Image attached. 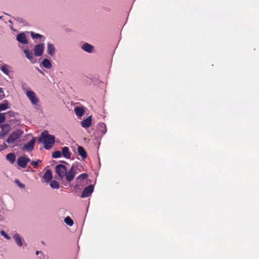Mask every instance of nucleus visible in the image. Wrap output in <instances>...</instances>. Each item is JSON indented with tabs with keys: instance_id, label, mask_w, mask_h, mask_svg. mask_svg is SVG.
I'll list each match as a JSON object with an SVG mask.
<instances>
[{
	"instance_id": "1",
	"label": "nucleus",
	"mask_w": 259,
	"mask_h": 259,
	"mask_svg": "<svg viewBox=\"0 0 259 259\" xmlns=\"http://www.w3.org/2000/svg\"><path fill=\"white\" fill-rule=\"evenodd\" d=\"M39 141L44 144V148L46 150H49L54 146L55 137L54 135L49 134L47 131H45L41 134Z\"/></svg>"
},
{
	"instance_id": "2",
	"label": "nucleus",
	"mask_w": 259,
	"mask_h": 259,
	"mask_svg": "<svg viewBox=\"0 0 259 259\" xmlns=\"http://www.w3.org/2000/svg\"><path fill=\"white\" fill-rule=\"evenodd\" d=\"M23 132L21 130L17 129L14 131L7 139V142L9 144H14L23 134Z\"/></svg>"
},
{
	"instance_id": "3",
	"label": "nucleus",
	"mask_w": 259,
	"mask_h": 259,
	"mask_svg": "<svg viewBox=\"0 0 259 259\" xmlns=\"http://www.w3.org/2000/svg\"><path fill=\"white\" fill-rule=\"evenodd\" d=\"M75 165L73 164L68 171H66L65 177L67 182H71L74 178L76 172L75 169Z\"/></svg>"
},
{
	"instance_id": "4",
	"label": "nucleus",
	"mask_w": 259,
	"mask_h": 259,
	"mask_svg": "<svg viewBox=\"0 0 259 259\" xmlns=\"http://www.w3.org/2000/svg\"><path fill=\"white\" fill-rule=\"evenodd\" d=\"M55 170L59 178L62 179L65 177V174L67 171V168L65 165L59 164L56 166Z\"/></svg>"
},
{
	"instance_id": "5",
	"label": "nucleus",
	"mask_w": 259,
	"mask_h": 259,
	"mask_svg": "<svg viewBox=\"0 0 259 259\" xmlns=\"http://www.w3.org/2000/svg\"><path fill=\"white\" fill-rule=\"evenodd\" d=\"M30 161V159L29 157L25 156H21L19 157L17 159L18 165L22 168L26 167L27 163Z\"/></svg>"
},
{
	"instance_id": "6",
	"label": "nucleus",
	"mask_w": 259,
	"mask_h": 259,
	"mask_svg": "<svg viewBox=\"0 0 259 259\" xmlns=\"http://www.w3.org/2000/svg\"><path fill=\"white\" fill-rule=\"evenodd\" d=\"M45 49V45L40 44L35 46L33 51L34 55L37 57L41 56L44 52Z\"/></svg>"
},
{
	"instance_id": "7",
	"label": "nucleus",
	"mask_w": 259,
	"mask_h": 259,
	"mask_svg": "<svg viewBox=\"0 0 259 259\" xmlns=\"http://www.w3.org/2000/svg\"><path fill=\"white\" fill-rule=\"evenodd\" d=\"M94 190V186L92 185H90L83 189L81 195V198H85L89 196L93 192Z\"/></svg>"
},
{
	"instance_id": "8",
	"label": "nucleus",
	"mask_w": 259,
	"mask_h": 259,
	"mask_svg": "<svg viewBox=\"0 0 259 259\" xmlns=\"http://www.w3.org/2000/svg\"><path fill=\"white\" fill-rule=\"evenodd\" d=\"M35 142V139L33 138L29 142L25 144L22 149L27 151H31L34 149V146Z\"/></svg>"
},
{
	"instance_id": "9",
	"label": "nucleus",
	"mask_w": 259,
	"mask_h": 259,
	"mask_svg": "<svg viewBox=\"0 0 259 259\" xmlns=\"http://www.w3.org/2000/svg\"><path fill=\"white\" fill-rule=\"evenodd\" d=\"M26 95L32 104L35 105L37 103L38 99L37 98L35 93L33 91H27L26 93Z\"/></svg>"
},
{
	"instance_id": "10",
	"label": "nucleus",
	"mask_w": 259,
	"mask_h": 259,
	"mask_svg": "<svg viewBox=\"0 0 259 259\" xmlns=\"http://www.w3.org/2000/svg\"><path fill=\"white\" fill-rule=\"evenodd\" d=\"M92 124V116H89L87 119H83L81 122L82 127L88 128L91 126Z\"/></svg>"
},
{
	"instance_id": "11",
	"label": "nucleus",
	"mask_w": 259,
	"mask_h": 259,
	"mask_svg": "<svg viewBox=\"0 0 259 259\" xmlns=\"http://www.w3.org/2000/svg\"><path fill=\"white\" fill-rule=\"evenodd\" d=\"M23 51L27 58L29 59L31 62L33 63L35 62V59H34L33 53L31 52L28 49H24Z\"/></svg>"
},
{
	"instance_id": "12",
	"label": "nucleus",
	"mask_w": 259,
	"mask_h": 259,
	"mask_svg": "<svg viewBox=\"0 0 259 259\" xmlns=\"http://www.w3.org/2000/svg\"><path fill=\"white\" fill-rule=\"evenodd\" d=\"M62 154L67 159H70L71 153L69 151V149L67 147H63L62 148Z\"/></svg>"
},
{
	"instance_id": "13",
	"label": "nucleus",
	"mask_w": 259,
	"mask_h": 259,
	"mask_svg": "<svg viewBox=\"0 0 259 259\" xmlns=\"http://www.w3.org/2000/svg\"><path fill=\"white\" fill-rule=\"evenodd\" d=\"M17 40L23 44H27L28 43V40L26 37V36L23 33H21L17 35Z\"/></svg>"
},
{
	"instance_id": "14",
	"label": "nucleus",
	"mask_w": 259,
	"mask_h": 259,
	"mask_svg": "<svg viewBox=\"0 0 259 259\" xmlns=\"http://www.w3.org/2000/svg\"><path fill=\"white\" fill-rule=\"evenodd\" d=\"M44 181L46 183H49L52 179V174L51 170H47L43 177Z\"/></svg>"
},
{
	"instance_id": "15",
	"label": "nucleus",
	"mask_w": 259,
	"mask_h": 259,
	"mask_svg": "<svg viewBox=\"0 0 259 259\" xmlns=\"http://www.w3.org/2000/svg\"><path fill=\"white\" fill-rule=\"evenodd\" d=\"M77 151L78 154L81 156L82 159H84L87 157V154L84 149L80 146H78Z\"/></svg>"
},
{
	"instance_id": "16",
	"label": "nucleus",
	"mask_w": 259,
	"mask_h": 259,
	"mask_svg": "<svg viewBox=\"0 0 259 259\" xmlns=\"http://www.w3.org/2000/svg\"><path fill=\"white\" fill-rule=\"evenodd\" d=\"M81 48L84 51L90 53L92 52L94 49V47L89 44L85 43L82 46Z\"/></svg>"
},
{
	"instance_id": "17",
	"label": "nucleus",
	"mask_w": 259,
	"mask_h": 259,
	"mask_svg": "<svg viewBox=\"0 0 259 259\" xmlns=\"http://www.w3.org/2000/svg\"><path fill=\"white\" fill-rule=\"evenodd\" d=\"M74 112L77 116L81 117L84 113V110L83 107H76L74 109Z\"/></svg>"
},
{
	"instance_id": "18",
	"label": "nucleus",
	"mask_w": 259,
	"mask_h": 259,
	"mask_svg": "<svg viewBox=\"0 0 259 259\" xmlns=\"http://www.w3.org/2000/svg\"><path fill=\"white\" fill-rule=\"evenodd\" d=\"M55 49L54 45L48 43L47 47V52L51 56H53L55 54Z\"/></svg>"
},
{
	"instance_id": "19",
	"label": "nucleus",
	"mask_w": 259,
	"mask_h": 259,
	"mask_svg": "<svg viewBox=\"0 0 259 259\" xmlns=\"http://www.w3.org/2000/svg\"><path fill=\"white\" fill-rule=\"evenodd\" d=\"M2 132L7 135L11 130V126L9 124L5 123L1 125Z\"/></svg>"
},
{
	"instance_id": "20",
	"label": "nucleus",
	"mask_w": 259,
	"mask_h": 259,
	"mask_svg": "<svg viewBox=\"0 0 259 259\" xmlns=\"http://www.w3.org/2000/svg\"><path fill=\"white\" fill-rule=\"evenodd\" d=\"M6 159L12 164H13L16 160V155L13 153H10L7 155Z\"/></svg>"
},
{
	"instance_id": "21",
	"label": "nucleus",
	"mask_w": 259,
	"mask_h": 259,
	"mask_svg": "<svg viewBox=\"0 0 259 259\" xmlns=\"http://www.w3.org/2000/svg\"><path fill=\"white\" fill-rule=\"evenodd\" d=\"M42 65L44 67H45L47 69H50L52 67V65L51 64L50 61L48 59H45L42 61Z\"/></svg>"
},
{
	"instance_id": "22",
	"label": "nucleus",
	"mask_w": 259,
	"mask_h": 259,
	"mask_svg": "<svg viewBox=\"0 0 259 259\" xmlns=\"http://www.w3.org/2000/svg\"><path fill=\"white\" fill-rule=\"evenodd\" d=\"M99 130L103 134L107 132L106 126L104 123H100L98 125Z\"/></svg>"
},
{
	"instance_id": "23",
	"label": "nucleus",
	"mask_w": 259,
	"mask_h": 259,
	"mask_svg": "<svg viewBox=\"0 0 259 259\" xmlns=\"http://www.w3.org/2000/svg\"><path fill=\"white\" fill-rule=\"evenodd\" d=\"M9 108L7 100H5L3 103L0 104V112L5 110Z\"/></svg>"
},
{
	"instance_id": "24",
	"label": "nucleus",
	"mask_w": 259,
	"mask_h": 259,
	"mask_svg": "<svg viewBox=\"0 0 259 259\" xmlns=\"http://www.w3.org/2000/svg\"><path fill=\"white\" fill-rule=\"evenodd\" d=\"M13 238L15 239L16 242L18 246H21L22 245L23 243L22 242L21 238L18 234H15L13 236Z\"/></svg>"
},
{
	"instance_id": "25",
	"label": "nucleus",
	"mask_w": 259,
	"mask_h": 259,
	"mask_svg": "<svg viewBox=\"0 0 259 259\" xmlns=\"http://www.w3.org/2000/svg\"><path fill=\"white\" fill-rule=\"evenodd\" d=\"M0 69L1 71L6 74V75H9V66L6 64H4L0 67Z\"/></svg>"
},
{
	"instance_id": "26",
	"label": "nucleus",
	"mask_w": 259,
	"mask_h": 259,
	"mask_svg": "<svg viewBox=\"0 0 259 259\" xmlns=\"http://www.w3.org/2000/svg\"><path fill=\"white\" fill-rule=\"evenodd\" d=\"M50 186L52 188L56 189H58L59 188L60 185H59V183L57 181L53 180V181H50Z\"/></svg>"
},
{
	"instance_id": "27",
	"label": "nucleus",
	"mask_w": 259,
	"mask_h": 259,
	"mask_svg": "<svg viewBox=\"0 0 259 259\" xmlns=\"http://www.w3.org/2000/svg\"><path fill=\"white\" fill-rule=\"evenodd\" d=\"M64 222L69 226H72L74 223L73 221L69 217H67L65 218L64 219Z\"/></svg>"
},
{
	"instance_id": "28",
	"label": "nucleus",
	"mask_w": 259,
	"mask_h": 259,
	"mask_svg": "<svg viewBox=\"0 0 259 259\" xmlns=\"http://www.w3.org/2000/svg\"><path fill=\"white\" fill-rule=\"evenodd\" d=\"M88 177V175L86 173H83L80 174L79 176H78L77 177L76 180L79 181L84 180L85 179H87Z\"/></svg>"
},
{
	"instance_id": "29",
	"label": "nucleus",
	"mask_w": 259,
	"mask_h": 259,
	"mask_svg": "<svg viewBox=\"0 0 259 259\" xmlns=\"http://www.w3.org/2000/svg\"><path fill=\"white\" fill-rule=\"evenodd\" d=\"M61 155V152L60 151H56L53 152L52 157L54 158H57L60 157Z\"/></svg>"
},
{
	"instance_id": "30",
	"label": "nucleus",
	"mask_w": 259,
	"mask_h": 259,
	"mask_svg": "<svg viewBox=\"0 0 259 259\" xmlns=\"http://www.w3.org/2000/svg\"><path fill=\"white\" fill-rule=\"evenodd\" d=\"M31 36L33 39L38 38H41L43 37L42 35L38 34V33H35L33 32H31Z\"/></svg>"
},
{
	"instance_id": "31",
	"label": "nucleus",
	"mask_w": 259,
	"mask_h": 259,
	"mask_svg": "<svg viewBox=\"0 0 259 259\" xmlns=\"http://www.w3.org/2000/svg\"><path fill=\"white\" fill-rule=\"evenodd\" d=\"M41 161L40 160H37V161H32L31 162V164L35 168H37L38 167V163L41 162Z\"/></svg>"
},
{
	"instance_id": "32",
	"label": "nucleus",
	"mask_w": 259,
	"mask_h": 259,
	"mask_svg": "<svg viewBox=\"0 0 259 259\" xmlns=\"http://www.w3.org/2000/svg\"><path fill=\"white\" fill-rule=\"evenodd\" d=\"M6 113H0V123L4 122L6 120L5 114Z\"/></svg>"
},
{
	"instance_id": "33",
	"label": "nucleus",
	"mask_w": 259,
	"mask_h": 259,
	"mask_svg": "<svg viewBox=\"0 0 259 259\" xmlns=\"http://www.w3.org/2000/svg\"><path fill=\"white\" fill-rule=\"evenodd\" d=\"M1 234L7 239L9 240L10 239V237L6 233L4 230L1 231Z\"/></svg>"
},
{
	"instance_id": "34",
	"label": "nucleus",
	"mask_w": 259,
	"mask_h": 259,
	"mask_svg": "<svg viewBox=\"0 0 259 259\" xmlns=\"http://www.w3.org/2000/svg\"><path fill=\"white\" fill-rule=\"evenodd\" d=\"M15 182L18 184V185L21 188H25V185L20 183L18 180H16Z\"/></svg>"
},
{
	"instance_id": "35",
	"label": "nucleus",
	"mask_w": 259,
	"mask_h": 259,
	"mask_svg": "<svg viewBox=\"0 0 259 259\" xmlns=\"http://www.w3.org/2000/svg\"><path fill=\"white\" fill-rule=\"evenodd\" d=\"M8 148V146L6 143H3V144L0 145V151H2L4 149H6Z\"/></svg>"
},
{
	"instance_id": "36",
	"label": "nucleus",
	"mask_w": 259,
	"mask_h": 259,
	"mask_svg": "<svg viewBox=\"0 0 259 259\" xmlns=\"http://www.w3.org/2000/svg\"><path fill=\"white\" fill-rule=\"evenodd\" d=\"M6 135L4 133L2 132L0 134V139H3Z\"/></svg>"
},
{
	"instance_id": "37",
	"label": "nucleus",
	"mask_w": 259,
	"mask_h": 259,
	"mask_svg": "<svg viewBox=\"0 0 259 259\" xmlns=\"http://www.w3.org/2000/svg\"><path fill=\"white\" fill-rule=\"evenodd\" d=\"M3 93V91L2 90V89L0 88V94ZM3 99V96L0 95V100H2Z\"/></svg>"
},
{
	"instance_id": "38",
	"label": "nucleus",
	"mask_w": 259,
	"mask_h": 259,
	"mask_svg": "<svg viewBox=\"0 0 259 259\" xmlns=\"http://www.w3.org/2000/svg\"><path fill=\"white\" fill-rule=\"evenodd\" d=\"M7 113L9 114L10 116H13L14 113L12 111H9Z\"/></svg>"
},
{
	"instance_id": "39",
	"label": "nucleus",
	"mask_w": 259,
	"mask_h": 259,
	"mask_svg": "<svg viewBox=\"0 0 259 259\" xmlns=\"http://www.w3.org/2000/svg\"><path fill=\"white\" fill-rule=\"evenodd\" d=\"M41 251H39L37 250L36 251V254L38 255L39 253H41Z\"/></svg>"
},
{
	"instance_id": "40",
	"label": "nucleus",
	"mask_w": 259,
	"mask_h": 259,
	"mask_svg": "<svg viewBox=\"0 0 259 259\" xmlns=\"http://www.w3.org/2000/svg\"><path fill=\"white\" fill-rule=\"evenodd\" d=\"M62 162H63V163H65V164H67V162H65V161H62Z\"/></svg>"
},
{
	"instance_id": "41",
	"label": "nucleus",
	"mask_w": 259,
	"mask_h": 259,
	"mask_svg": "<svg viewBox=\"0 0 259 259\" xmlns=\"http://www.w3.org/2000/svg\"><path fill=\"white\" fill-rule=\"evenodd\" d=\"M2 16L0 17V19L2 18Z\"/></svg>"
}]
</instances>
